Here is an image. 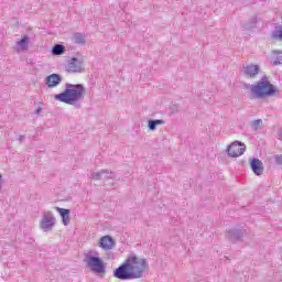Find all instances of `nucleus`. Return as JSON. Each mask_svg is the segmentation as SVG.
I'll use <instances>...</instances> for the list:
<instances>
[{
	"mask_svg": "<svg viewBox=\"0 0 282 282\" xmlns=\"http://www.w3.org/2000/svg\"><path fill=\"white\" fill-rule=\"evenodd\" d=\"M149 270V262L144 258H139L134 253H130L112 273L115 279L119 281H133L142 279L144 272Z\"/></svg>",
	"mask_w": 282,
	"mask_h": 282,
	"instance_id": "nucleus-1",
	"label": "nucleus"
},
{
	"mask_svg": "<svg viewBox=\"0 0 282 282\" xmlns=\"http://www.w3.org/2000/svg\"><path fill=\"white\" fill-rule=\"evenodd\" d=\"M248 87H250V86L246 85V89H248Z\"/></svg>",
	"mask_w": 282,
	"mask_h": 282,
	"instance_id": "nucleus-29",
	"label": "nucleus"
},
{
	"mask_svg": "<svg viewBox=\"0 0 282 282\" xmlns=\"http://www.w3.org/2000/svg\"><path fill=\"white\" fill-rule=\"evenodd\" d=\"M274 160H275V163H278V164H282V155H275V158H274Z\"/></svg>",
	"mask_w": 282,
	"mask_h": 282,
	"instance_id": "nucleus-24",
	"label": "nucleus"
},
{
	"mask_svg": "<svg viewBox=\"0 0 282 282\" xmlns=\"http://www.w3.org/2000/svg\"><path fill=\"white\" fill-rule=\"evenodd\" d=\"M165 121L162 119H150L148 121V128L150 131H155L159 127V124H164Z\"/></svg>",
	"mask_w": 282,
	"mask_h": 282,
	"instance_id": "nucleus-14",
	"label": "nucleus"
},
{
	"mask_svg": "<svg viewBox=\"0 0 282 282\" xmlns=\"http://www.w3.org/2000/svg\"><path fill=\"white\" fill-rule=\"evenodd\" d=\"M43 111V108H41V107H39L37 109H36V111H35V113H41Z\"/></svg>",
	"mask_w": 282,
	"mask_h": 282,
	"instance_id": "nucleus-27",
	"label": "nucleus"
},
{
	"mask_svg": "<svg viewBox=\"0 0 282 282\" xmlns=\"http://www.w3.org/2000/svg\"><path fill=\"white\" fill-rule=\"evenodd\" d=\"M229 158H239L242 153H246V144L241 141H234L227 148Z\"/></svg>",
	"mask_w": 282,
	"mask_h": 282,
	"instance_id": "nucleus-7",
	"label": "nucleus"
},
{
	"mask_svg": "<svg viewBox=\"0 0 282 282\" xmlns=\"http://www.w3.org/2000/svg\"><path fill=\"white\" fill-rule=\"evenodd\" d=\"M99 243L102 250H111L113 248V238L111 236H104L100 238Z\"/></svg>",
	"mask_w": 282,
	"mask_h": 282,
	"instance_id": "nucleus-13",
	"label": "nucleus"
},
{
	"mask_svg": "<svg viewBox=\"0 0 282 282\" xmlns=\"http://www.w3.org/2000/svg\"><path fill=\"white\" fill-rule=\"evenodd\" d=\"M273 54H281V52H279V51H273Z\"/></svg>",
	"mask_w": 282,
	"mask_h": 282,
	"instance_id": "nucleus-28",
	"label": "nucleus"
},
{
	"mask_svg": "<svg viewBox=\"0 0 282 282\" xmlns=\"http://www.w3.org/2000/svg\"><path fill=\"white\" fill-rule=\"evenodd\" d=\"M272 65L276 67V65H282V55H278L273 62Z\"/></svg>",
	"mask_w": 282,
	"mask_h": 282,
	"instance_id": "nucleus-23",
	"label": "nucleus"
},
{
	"mask_svg": "<svg viewBox=\"0 0 282 282\" xmlns=\"http://www.w3.org/2000/svg\"><path fill=\"white\" fill-rule=\"evenodd\" d=\"M86 263L90 271L94 272L95 274H105V272H107L105 262L100 257L86 254Z\"/></svg>",
	"mask_w": 282,
	"mask_h": 282,
	"instance_id": "nucleus-4",
	"label": "nucleus"
},
{
	"mask_svg": "<svg viewBox=\"0 0 282 282\" xmlns=\"http://www.w3.org/2000/svg\"><path fill=\"white\" fill-rule=\"evenodd\" d=\"M54 226H56V218L54 217V214H52V212H44L40 223V228L44 232H52Z\"/></svg>",
	"mask_w": 282,
	"mask_h": 282,
	"instance_id": "nucleus-5",
	"label": "nucleus"
},
{
	"mask_svg": "<svg viewBox=\"0 0 282 282\" xmlns=\"http://www.w3.org/2000/svg\"><path fill=\"white\" fill-rule=\"evenodd\" d=\"M250 167L254 175H263V162H261V160L256 158L251 159Z\"/></svg>",
	"mask_w": 282,
	"mask_h": 282,
	"instance_id": "nucleus-11",
	"label": "nucleus"
},
{
	"mask_svg": "<svg viewBox=\"0 0 282 282\" xmlns=\"http://www.w3.org/2000/svg\"><path fill=\"white\" fill-rule=\"evenodd\" d=\"M243 30H254L257 28V15L251 17V19L242 24Z\"/></svg>",
	"mask_w": 282,
	"mask_h": 282,
	"instance_id": "nucleus-16",
	"label": "nucleus"
},
{
	"mask_svg": "<svg viewBox=\"0 0 282 282\" xmlns=\"http://www.w3.org/2000/svg\"><path fill=\"white\" fill-rule=\"evenodd\" d=\"M243 235H246V230L239 228H231L227 230L226 238L231 243H237V241H243Z\"/></svg>",
	"mask_w": 282,
	"mask_h": 282,
	"instance_id": "nucleus-8",
	"label": "nucleus"
},
{
	"mask_svg": "<svg viewBox=\"0 0 282 282\" xmlns=\"http://www.w3.org/2000/svg\"><path fill=\"white\" fill-rule=\"evenodd\" d=\"M259 72L260 67L257 64H249L247 66H243V75L247 78H256Z\"/></svg>",
	"mask_w": 282,
	"mask_h": 282,
	"instance_id": "nucleus-10",
	"label": "nucleus"
},
{
	"mask_svg": "<svg viewBox=\"0 0 282 282\" xmlns=\"http://www.w3.org/2000/svg\"><path fill=\"white\" fill-rule=\"evenodd\" d=\"M65 45L63 44H55L53 47H52V54L53 56H61L63 54H65Z\"/></svg>",
	"mask_w": 282,
	"mask_h": 282,
	"instance_id": "nucleus-15",
	"label": "nucleus"
},
{
	"mask_svg": "<svg viewBox=\"0 0 282 282\" xmlns=\"http://www.w3.org/2000/svg\"><path fill=\"white\" fill-rule=\"evenodd\" d=\"M102 175H104L102 170L99 172H93L90 174V180H96V181L102 180Z\"/></svg>",
	"mask_w": 282,
	"mask_h": 282,
	"instance_id": "nucleus-21",
	"label": "nucleus"
},
{
	"mask_svg": "<svg viewBox=\"0 0 282 282\" xmlns=\"http://www.w3.org/2000/svg\"><path fill=\"white\" fill-rule=\"evenodd\" d=\"M251 127H252V129H254V131H259L260 129L263 128V120L257 119V120L251 121Z\"/></svg>",
	"mask_w": 282,
	"mask_h": 282,
	"instance_id": "nucleus-19",
	"label": "nucleus"
},
{
	"mask_svg": "<svg viewBox=\"0 0 282 282\" xmlns=\"http://www.w3.org/2000/svg\"><path fill=\"white\" fill-rule=\"evenodd\" d=\"M63 83V77L59 74L53 73L45 78V85L50 89L58 87Z\"/></svg>",
	"mask_w": 282,
	"mask_h": 282,
	"instance_id": "nucleus-9",
	"label": "nucleus"
},
{
	"mask_svg": "<svg viewBox=\"0 0 282 282\" xmlns=\"http://www.w3.org/2000/svg\"><path fill=\"white\" fill-rule=\"evenodd\" d=\"M272 39H280L282 41V29L272 33Z\"/></svg>",
	"mask_w": 282,
	"mask_h": 282,
	"instance_id": "nucleus-22",
	"label": "nucleus"
},
{
	"mask_svg": "<svg viewBox=\"0 0 282 282\" xmlns=\"http://www.w3.org/2000/svg\"><path fill=\"white\" fill-rule=\"evenodd\" d=\"M87 90L83 84H65V90L55 95V100L73 105L76 109H80V104L85 100Z\"/></svg>",
	"mask_w": 282,
	"mask_h": 282,
	"instance_id": "nucleus-2",
	"label": "nucleus"
},
{
	"mask_svg": "<svg viewBox=\"0 0 282 282\" xmlns=\"http://www.w3.org/2000/svg\"><path fill=\"white\" fill-rule=\"evenodd\" d=\"M67 70L72 74H80L85 72V58L72 57L67 63Z\"/></svg>",
	"mask_w": 282,
	"mask_h": 282,
	"instance_id": "nucleus-6",
	"label": "nucleus"
},
{
	"mask_svg": "<svg viewBox=\"0 0 282 282\" xmlns=\"http://www.w3.org/2000/svg\"><path fill=\"white\" fill-rule=\"evenodd\" d=\"M250 91L253 94L254 98H268L276 94V87L268 80L267 76H263L257 85L250 86Z\"/></svg>",
	"mask_w": 282,
	"mask_h": 282,
	"instance_id": "nucleus-3",
	"label": "nucleus"
},
{
	"mask_svg": "<svg viewBox=\"0 0 282 282\" xmlns=\"http://www.w3.org/2000/svg\"><path fill=\"white\" fill-rule=\"evenodd\" d=\"M101 173H104L105 180H116V172L111 170H101Z\"/></svg>",
	"mask_w": 282,
	"mask_h": 282,
	"instance_id": "nucleus-20",
	"label": "nucleus"
},
{
	"mask_svg": "<svg viewBox=\"0 0 282 282\" xmlns=\"http://www.w3.org/2000/svg\"><path fill=\"white\" fill-rule=\"evenodd\" d=\"M18 140L20 144H23V142L25 141V135H19Z\"/></svg>",
	"mask_w": 282,
	"mask_h": 282,
	"instance_id": "nucleus-25",
	"label": "nucleus"
},
{
	"mask_svg": "<svg viewBox=\"0 0 282 282\" xmlns=\"http://www.w3.org/2000/svg\"><path fill=\"white\" fill-rule=\"evenodd\" d=\"M55 210H57V213H59V215L62 217L63 225L69 226V221H70L69 215H70L72 210L65 209L62 207H55Z\"/></svg>",
	"mask_w": 282,
	"mask_h": 282,
	"instance_id": "nucleus-12",
	"label": "nucleus"
},
{
	"mask_svg": "<svg viewBox=\"0 0 282 282\" xmlns=\"http://www.w3.org/2000/svg\"><path fill=\"white\" fill-rule=\"evenodd\" d=\"M3 187V176L0 174V191Z\"/></svg>",
	"mask_w": 282,
	"mask_h": 282,
	"instance_id": "nucleus-26",
	"label": "nucleus"
},
{
	"mask_svg": "<svg viewBox=\"0 0 282 282\" xmlns=\"http://www.w3.org/2000/svg\"><path fill=\"white\" fill-rule=\"evenodd\" d=\"M30 43V36L23 35V37L18 42L21 50H28V44Z\"/></svg>",
	"mask_w": 282,
	"mask_h": 282,
	"instance_id": "nucleus-18",
	"label": "nucleus"
},
{
	"mask_svg": "<svg viewBox=\"0 0 282 282\" xmlns=\"http://www.w3.org/2000/svg\"><path fill=\"white\" fill-rule=\"evenodd\" d=\"M73 41L77 45H85V43H87V39L85 37V35L83 33H75L73 35Z\"/></svg>",
	"mask_w": 282,
	"mask_h": 282,
	"instance_id": "nucleus-17",
	"label": "nucleus"
}]
</instances>
